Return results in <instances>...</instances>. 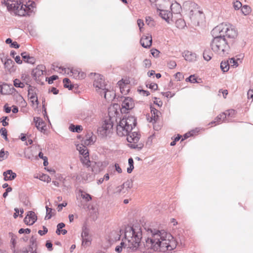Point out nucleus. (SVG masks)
I'll return each instance as SVG.
<instances>
[{
    "label": "nucleus",
    "instance_id": "13d9d810",
    "mask_svg": "<svg viewBox=\"0 0 253 253\" xmlns=\"http://www.w3.org/2000/svg\"><path fill=\"white\" fill-rule=\"evenodd\" d=\"M90 243L89 238H82V245L86 246L89 245Z\"/></svg>",
    "mask_w": 253,
    "mask_h": 253
},
{
    "label": "nucleus",
    "instance_id": "6e6d98bb",
    "mask_svg": "<svg viewBox=\"0 0 253 253\" xmlns=\"http://www.w3.org/2000/svg\"><path fill=\"white\" fill-rule=\"evenodd\" d=\"M151 53L154 57H157L160 54V51L156 49L153 48L151 50Z\"/></svg>",
    "mask_w": 253,
    "mask_h": 253
},
{
    "label": "nucleus",
    "instance_id": "2f4dec72",
    "mask_svg": "<svg viewBox=\"0 0 253 253\" xmlns=\"http://www.w3.org/2000/svg\"><path fill=\"white\" fill-rule=\"evenodd\" d=\"M212 54L209 50H205L203 53V57L206 61H209L211 59Z\"/></svg>",
    "mask_w": 253,
    "mask_h": 253
},
{
    "label": "nucleus",
    "instance_id": "a19ab883",
    "mask_svg": "<svg viewBox=\"0 0 253 253\" xmlns=\"http://www.w3.org/2000/svg\"><path fill=\"white\" fill-rule=\"evenodd\" d=\"M9 155L8 151H4L2 149L0 151V158H2V160L6 159Z\"/></svg>",
    "mask_w": 253,
    "mask_h": 253
},
{
    "label": "nucleus",
    "instance_id": "8fccbe9b",
    "mask_svg": "<svg viewBox=\"0 0 253 253\" xmlns=\"http://www.w3.org/2000/svg\"><path fill=\"white\" fill-rule=\"evenodd\" d=\"M34 247L29 246L28 248H23L22 250L23 253H31L33 251Z\"/></svg>",
    "mask_w": 253,
    "mask_h": 253
},
{
    "label": "nucleus",
    "instance_id": "423d86ee",
    "mask_svg": "<svg viewBox=\"0 0 253 253\" xmlns=\"http://www.w3.org/2000/svg\"><path fill=\"white\" fill-rule=\"evenodd\" d=\"M219 34L223 38L226 37L229 39L233 40L237 36L238 33L234 26L229 24L222 23L215 27L212 31V36L215 34Z\"/></svg>",
    "mask_w": 253,
    "mask_h": 253
},
{
    "label": "nucleus",
    "instance_id": "9b49d317",
    "mask_svg": "<svg viewBox=\"0 0 253 253\" xmlns=\"http://www.w3.org/2000/svg\"><path fill=\"white\" fill-rule=\"evenodd\" d=\"M95 169V166L94 168L92 167H88L87 170L88 171H91V172L88 173L86 174V175L84 176V172L82 171L81 173V176L82 177V178L86 182H90L92 181L94 178V174L97 173L98 170Z\"/></svg>",
    "mask_w": 253,
    "mask_h": 253
},
{
    "label": "nucleus",
    "instance_id": "bf43d9fd",
    "mask_svg": "<svg viewBox=\"0 0 253 253\" xmlns=\"http://www.w3.org/2000/svg\"><path fill=\"white\" fill-rule=\"evenodd\" d=\"M30 232H31V230L29 228H26V229L20 228L18 231V233L20 234H23V233L29 234Z\"/></svg>",
    "mask_w": 253,
    "mask_h": 253
},
{
    "label": "nucleus",
    "instance_id": "ddd939ff",
    "mask_svg": "<svg viewBox=\"0 0 253 253\" xmlns=\"http://www.w3.org/2000/svg\"><path fill=\"white\" fill-rule=\"evenodd\" d=\"M37 220V216L33 211L28 212L26 216L24 219L25 223L28 225H33Z\"/></svg>",
    "mask_w": 253,
    "mask_h": 253
},
{
    "label": "nucleus",
    "instance_id": "c9c22d12",
    "mask_svg": "<svg viewBox=\"0 0 253 253\" xmlns=\"http://www.w3.org/2000/svg\"><path fill=\"white\" fill-rule=\"evenodd\" d=\"M13 84L16 87L24 88L25 86L24 84L21 82L20 80L16 79L13 81Z\"/></svg>",
    "mask_w": 253,
    "mask_h": 253
},
{
    "label": "nucleus",
    "instance_id": "20e7f679",
    "mask_svg": "<svg viewBox=\"0 0 253 253\" xmlns=\"http://www.w3.org/2000/svg\"><path fill=\"white\" fill-rule=\"evenodd\" d=\"M3 0L8 11L20 16L30 15L36 6L35 2L30 0L27 2L25 4L22 3L20 0Z\"/></svg>",
    "mask_w": 253,
    "mask_h": 253
},
{
    "label": "nucleus",
    "instance_id": "aec40b11",
    "mask_svg": "<svg viewBox=\"0 0 253 253\" xmlns=\"http://www.w3.org/2000/svg\"><path fill=\"white\" fill-rule=\"evenodd\" d=\"M34 122L37 129L41 132L45 130V127H46L44 122L39 117H34Z\"/></svg>",
    "mask_w": 253,
    "mask_h": 253
},
{
    "label": "nucleus",
    "instance_id": "de8ad7c7",
    "mask_svg": "<svg viewBox=\"0 0 253 253\" xmlns=\"http://www.w3.org/2000/svg\"><path fill=\"white\" fill-rule=\"evenodd\" d=\"M242 3L238 0H236L233 3V7L235 10H238L242 7Z\"/></svg>",
    "mask_w": 253,
    "mask_h": 253
},
{
    "label": "nucleus",
    "instance_id": "f8f14e48",
    "mask_svg": "<svg viewBox=\"0 0 253 253\" xmlns=\"http://www.w3.org/2000/svg\"><path fill=\"white\" fill-rule=\"evenodd\" d=\"M112 122L110 120L108 121H105L104 123L103 124L102 127L99 128L98 131H100L103 136H107L110 130L113 128Z\"/></svg>",
    "mask_w": 253,
    "mask_h": 253
},
{
    "label": "nucleus",
    "instance_id": "a18cd8bd",
    "mask_svg": "<svg viewBox=\"0 0 253 253\" xmlns=\"http://www.w3.org/2000/svg\"><path fill=\"white\" fill-rule=\"evenodd\" d=\"M235 110L233 109H230L229 110L226 111L225 113H227V117H231V118H234L235 115Z\"/></svg>",
    "mask_w": 253,
    "mask_h": 253
},
{
    "label": "nucleus",
    "instance_id": "72a5a7b5",
    "mask_svg": "<svg viewBox=\"0 0 253 253\" xmlns=\"http://www.w3.org/2000/svg\"><path fill=\"white\" fill-rule=\"evenodd\" d=\"M128 162L129 167L127 168V172L128 173H130L134 169V166H133L134 162H133V159L132 158H129L128 160Z\"/></svg>",
    "mask_w": 253,
    "mask_h": 253
},
{
    "label": "nucleus",
    "instance_id": "dca6fc26",
    "mask_svg": "<svg viewBox=\"0 0 253 253\" xmlns=\"http://www.w3.org/2000/svg\"><path fill=\"white\" fill-rule=\"evenodd\" d=\"M227 113H222L219 114L215 118L214 120L211 122L209 125L214 124L215 125H216L217 124H221V122H231L230 120H225L227 117Z\"/></svg>",
    "mask_w": 253,
    "mask_h": 253
},
{
    "label": "nucleus",
    "instance_id": "774afa93",
    "mask_svg": "<svg viewBox=\"0 0 253 253\" xmlns=\"http://www.w3.org/2000/svg\"><path fill=\"white\" fill-rule=\"evenodd\" d=\"M248 98H252L253 100V89H250L247 93Z\"/></svg>",
    "mask_w": 253,
    "mask_h": 253
},
{
    "label": "nucleus",
    "instance_id": "cd10ccee",
    "mask_svg": "<svg viewBox=\"0 0 253 253\" xmlns=\"http://www.w3.org/2000/svg\"><path fill=\"white\" fill-rule=\"evenodd\" d=\"M69 129L72 132L79 133L83 130V128L80 125H74L73 124H71L69 126Z\"/></svg>",
    "mask_w": 253,
    "mask_h": 253
},
{
    "label": "nucleus",
    "instance_id": "f704fd0d",
    "mask_svg": "<svg viewBox=\"0 0 253 253\" xmlns=\"http://www.w3.org/2000/svg\"><path fill=\"white\" fill-rule=\"evenodd\" d=\"M84 158H81V161L83 163V164H84L85 165L87 166L88 167H90L89 164L90 163V161L89 160V155L88 154L86 155L85 156H83Z\"/></svg>",
    "mask_w": 253,
    "mask_h": 253
},
{
    "label": "nucleus",
    "instance_id": "1a4fd4ad",
    "mask_svg": "<svg viewBox=\"0 0 253 253\" xmlns=\"http://www.w3.org/2000/svg\"><path fill=\"white\" fill-rule=\"evenodd\" d=\"M134 107L133 99L129 97H125L122 103L121 112L126 113V111L132 109Z\"/></svg>",
    "mask_w": 253,
    "mask_h": 253
},
{
    "label": "nucleus",
    "instance_id": "c85d7f7f",
    "mask_svg": "<svg viewBox=\"0 0 253 253\" xmlns=\"http://www.w3.org/2000/svg\"><path fill=\"white\" fill-rule=\"evenodd\" d=\"M220 68L223 72H227L229 69V63L228 61H222L220 63Z\"/></svg>",
    "mask_w": 253,
    "mask_h": 253
},
{
    "label": "nucleus",
    "instance_id": "bb28decb",
    "mask_svg": "<svg viewBox=\"0 0 253 253\" xmlns=\"http://www.w3.org/2000/svg\"><path fill=\"white\" fill-rule=\"evenodd\" d=\"M77 149L79 151L80 154L83 156L88 154L87 149L86 147L84 145H78Z\"/></svg>",
    "mask_w": 253,
    "mask_h": 253
},
{
    "label": "nucleus",
    "instance_id": "a211bd4d",
    "mask_svg": "<svg viewBox=\"0 0 253 253\" xmlns=\"http://www.w3.org/2000/svg\"><path fill=\"white\" fill-rule=\"evenodd\" d=\"M101 95L103 96L106 100L110 101L114 98L115 92L111 89V87L108 86L106 89L102 92Z\"/></svg>",
    "mask_w": 253,
    "mask_h": 253
},
{
    "label": "nucleus",
    "instance_id": "0eeeda50",
    "mask_svg": "<svg viewBox=\"0 0 253 253\" xmlns=\"http://www.w3.org/2000/svg\"><path fill=\"white\" fill-rule=\"evenodd\" d=\"M150 2H155L156 7H168L170 6L172 12L177 13L179 12L181 7L180 5L175 2L171 3L172 0H149Z\"/></svg>",
    "mask_w": 253,
    "mask_h": 253
},
{
    "label": "nucleus",
    "instance_id": "5701e85b",
    "mask_svg": "<svg viewBox=\"0 0 253 253\" xmlns=\"http://www.w3.org/2000/svg\"><path fill=\"white\" fill-rule=\"evenodd\" d=\"M150 109L151 113L152 114V117L151 118L150 122H152L153 121L154 123H155L159 119L161 113L159 111H158L157 109H156L155 108L152 106L150 107Z\"/></svg>",
    "mask_w": 253,
    "mask_h": 253
},
{
    "label": "nucleus",
    "instance_id": "79ce46f5",
    "mask_svg": "<svg viewBox=\"0 0 253 253\" xmlns=\"http://www.w3.org/2000/svg\"><path fill=\"white\" fill-rule=\"evenodd\" d=\"M7 130L4 127H2L0 128V133L1 134V135L3 136V137L4 138V139L5 140H8V138H7Z\"/></svg>",
    "mask_w": 253,
    "mask_h": 253
},
{
    "label": "nucleus",
    "instance_id": "7ed1b4c3",
    "mask_svg": "<svg viewBox=\"0 0 253 253\" xmlns=\"http://www.w3.org/2000/svg\"><path fill=\"white\" fill-rule=\"evenodd\" d=\"M124 233L125 241L123 240L120 245L116 247L115 251L121 253L126 247L132 251L136 250L142 238L141 228L138 226H127L126 227Z\"/></svg>",
    "mask_w": 253,
    "mask_h": 253
},
{
    "label": "nucleus",
    "instance_id": "58836bf2",
    "mask_svg": "<svg viewBox=\"0 0 253 253\" xmlns=\"http://www.w3.org/2000/svg\"><path fill=\"white\" fill-rule=\"evenodd\" d=\"M65 226V224L63 222L58 223L57 225V230L56 231V233L57 235H60L61 233V229H62Z\"/></svg>",
    "mask_w": 253,
    "mask_h": 253
},
{
    "label": "nucleus",
    "instance_id": "2eb2a0df",
    "mask_svg": "<svg viewBox=\"0 0 253 253\" xmlns=\"http://www.w3.org/2000/svg\"><path fill=\"white\" fill-rule=\"evenodd\" d=\"M70 76H73L74 78L77 80H82L85 77V74L82 72L80 69H74L71 68Z\"/></svg>",
    "mask_w": 253,
    "mask_h": 253
},
{
    "label": "nucleus",
    "instance_id": "5fc2aeb1",
    "mask_svg": "<svg viewBox=\"0 0 253 253\" xmlns=\"http://www.w3.org/2000/svg\"><path fill=\"white\" fill-rule=\"evenodd\" d=\"M42 228H43V230H40L38 231V233L41 236H43V235H45L48 232V229L45 226H43Z\"/></svg>",
    "mask_w": 253,
    "mask_h": 253
},
{
    "label": "nucleus",
    "instance_id": "ea45409f",
    "mask_svg": "<svg viewBox=\"0 0 253 253\" xmlns=\"http://www.w3.org/2000/svg\"><path fill=\"white\" fill-rule=\"evenodd\" d=\"M46 215L45 217V219H49L52 217V209L51 208H48L46 206Z\"/></svg>",
    "mask_w": 253,
    "mask_h": 253
},
{
    "label": "nucleus",
    "instance_id": "39448f33",
    "mask_svg": "<svg viewBox=\"0 0 253 253\" xmlns=\"http://www.w3.org/2000/svg\"><path fill=\"white\" fill-rule=\"evenodd\" d=\"M213 37L214 38L211 43L212 50L220 56L228 54L230 49L228 41L217 34Z\"/></svg>",
    "mask_w": 253,
    "mask_h": 253
},
{
    "label": "nucleus",
    "instance_id": "09e8293b",
    "mask_svg": "<svg viewBox=\"0 0 253 253\" xmlns=\"http://www.w3.org/2000/svg\"><path fill=\"white\" fill-rule=\"evenodd\" d=\"M168 66L169 69H172L176 67V63L175 61L170 60L168 63Z\"/></svg>",
    "mask_w": 253,
    "mask_h": 253
},
{
    "label": "nucleus",
    "instance_id": "4d7b16f0",
    "mask_svg": "<svg viewBox=\"0 0 253 253\" xmlns=\"http://www.w3.org/2000/svg\"><path fill=\"white\" fill-rule=\"evenodd\" d=\"M36 242H37V239L35 237H34L33 236H32L30 240V246H31V247H33L34 248V246H36Z\"/></svg>",
    "mask_w": 253,
    "mask_h": 253
},
{
    "label": "nucleus",
    "instance_id": "6e6552de",
    "mask_svg": "<svg viewBox=\"0 0 253 253\" xmlns=\"http://www.w3.org/2000/svg\"><path fill=\"white\" fill-rule=\"evenodd\" d=\"M93 86L95 88L96 91L100 95H102V92L108 86L103 78V76L99 74H95Z\"/></svg>",
    "mask_w": 253,
    "mask_h": 253
},
{
    "label": "nucleus",
    "instance_id": "0e129e2a",
    "mask_svg": "<svg viewBox=\"0 0 253 253\" xmlns=\"http://www.w3.org/2000/svg\"><path fill=\"white\" fill-rule=\"evenodd\" d=\"M94 141L93 138L92 137H89L88 138H86V139L84 141V144L85 145H90Z\"/></svg>",
    "mask_w": 253,
    "mask_h": 253
},
{
    "label": "nucleus",
    "instance_id": "412c9836",
    "mask_svg": "<svg viewBox=\"0 0 253 253\" xmlns=\"http://www.w3.org/2000/svg\"><path fill=\"white\" fill-rule=\"evenodd\" d=\"M3 175L4 176V181L12 180L14 179L17 175L16 173L13 172L12 170L8 169L3 172Z\"/></svg>",
    "mask_w": 253,
    "mask_h": 253
},
{
    "label": "nucleus",
    "instance_id": "f3484780",
    "mask_svg": "<svg viewBox=\"0 0 253 253\" xmlns=\"http://www.w3.org/2000/svg\"><path fill=\"white\" fill-rule=\"evenodd\" d=\"M122 230H113L111 231L108 236L109 241L110 244H113L114 242L119 240L121 237L120 233H121Z\"/></svg>",
    "mask_w": 253,
    "mask_h": 253
},
{
    "label": "nucleus",
    "instance_id": "c756f323",
    "mask_svg": "<svg viewBox=\"0 0 253 253\" xmlns=\"http://www.w3.org/2000/svg\"><path fill=\"white\" fill-rule=\"evenodd\" d=\"M63 83L64 86L65 88H68L69 90H72L73 88V85L70 84L71 81L68 78H65L63 79Z\"/></svg>",
    "mask_w": 253,
    "mask_h": 253
},
{
    "label": "nucleus",
    "instance_id": "c03bdc74",
    "mask_svg": "<svg viewBox=\"0 0 253 253\" xmlns=\"http://www.w3.org/2000/svg\"><path fill=\"white\" fill-rule=\"evenodd\" d=\"M186 82H189L191 83H197V81L196 78H195V76L193 75H190L188 78L186 79Z\"/></svg>",
    "mask_w": 253,
    "mask_h": 253
},
{
    "label": "nucleus",
    "instance_id": "f03ea898",
    "mask_svg": "<svg viewBox=\"0 0 253 253\" xmlns=\"http://www.w3.org/2000/svg\"><path fill=\"white\" fill-rule=\"evenodd\" d=\"M136 125V119L134 116H130L126 118H123L118 123L116 131L120 136H127L126 140L129 143V147L140 150L144 146L143 143L141 141H139L140 134L135 131L131 132Z\"/></svg>",
    "mask_w": 253,
    "mask_h": 253
},
{
    "label": "nucleus",
    "instance_id": "4468645a",
    "mask_svg": "<svg viewBox=\"0 0 253 253\" xmlns=\"http://www.w3.org/2000/svg\"><path fill=\"white\" fill-rule=\"evenodd\" d=\"M4 67L6 72L9 73L14 72L16 70L14 62L11 59H6L4 62Z\"/></svg>",
    "mask_w": 253,
    "mask_h": 253
},
{
    "label": "nucleus",
    "instance_id": "338daca9",
    "mask_svg": "<svg viewBox=\"0 0 253 253\" xmlns=\"http://www.w3.org/2000/svg\"><path fill=\"white\" fill-rule=\"evenodd\" d=\"M149 88L156 90L158 88V85L156 84L155 83H151L148 85H147Z\"/></svg>",
    "mask_w": 253,
    "mask_h": 253
},
{
    "label": "nucleus",
    "instance_id": "4c0bfd02",
    "mask_svg": "<svg viewBox=\"0 0 253 253\" xmlns=\"http://www.w3.org/2000/svg\"><path fill=\"white\" fill-rule=\"evenodd\" d=\"M241 11L244 15H246L250 12L251 8L250 6L245 5L243 6H242Z\"/></svg>",
    "mask_w": 253,
    "mask_h": 253
},
{
    "label": "nucleus",
    "instance_id": "603ef678",
    "mask_svg": "<svg viewBox=\"0 0 253 253\" xmlns=\"http://www.w3.org/2000/svg\"><path fill=\"white\" fill-rule=\"evenodd\" d=\"M41 179L44 181H46L47 183L51 181L50 177L47 174H42L41 176Z\"/></svg>",
    "mask_w": 253,
    "mask_h": 253
},
{
    "label": "nucleus",
    "instance_id": "b1692460",
    "mask_svg": "<svg viewBox=\"0 0 253 253\" xmlns=\"http://www.w3.org/2000/svg\"><path fill=\"white\" fill-rule=\"evenodd\" d=\"M184 59L188 61L191 62L195 60L196 55L189 51H185L183 53Z\"/></svg>",
    "mask_w": 253,
    "mask_h": 253
},
{
    "label": "nucleus",
    "instance_id": "3c124183",
    "mask_svg": "<svg viewBox=\"0 0 253 253\" xmlns=\"http://www.w3.org/2000/svg\"><path fill=\"white\" fill-rule=\"evenodd\" d=\"M175 78L177 81H180L184 78V76L180 72H177L175 74Z\"/></svg>",
    "mask_w": 253,
    "mask_h": 253
},
{
    "label": "nucleus",
    "instance_id": "052dcab7",
    "mask_svg": "<svg viewBox=\"0 0 253 253\" xmlns=\"http://www.w3.org/2000/svg\"><path fill=\"white\" fill-rule=\"evenodd\" d=\"M58 79V76L56 75H53L50 77L48 80V83L49 84H52L54 81Z\"/></svg>",
    "mask_w": 253,
    "mask_h": 253
},
{
    "label": "nucleus",
    "instance_id": "864d4df0",
    "mask_svg": "<svg viewBox=\"0 0 253 253\" xmlns=\"http://www.w3.org/2000/svg\"><path fill=\"white\" fill-rule=\"evenodd\" d=\"M229 62L231 66L234 67H237L238 66V62L234 58H230Z\"/></svg>",
    "mask_w": 253,
    "mask_h": 253
},
{
    "label": "nucleus",
    "instance_id": "4be33fe9",
    "mask_svg": "<svg viewBox=\"0 0 253 253\" xmlns=\"http://www.w3.org/2000/svg\"><path fill=\"white\" fill-rule=\"evenodd\" d=\"M28 91V96L32 103L34 104V101H35L37 103V105H38L39 101L38 99V97L37 96L36 93L33 91L32 87L31 85H29Z\"/></svg>",
    "mask_w": 253,
    "mask_h": 253
},
{
    "label": "nucleus",
    "instance_id": "680f3d73",
    "mask_svg": "<svg viewBox=\"0 0 253 253\" xmlns=\"http://www.w3.org/2000/svg\"><path fill=\"white\" fill-rule=\"evenodd\" d=\"M143 64L146 68H149L151 65V61L149 59H145L143 61Z\"/></svg>",
    "mask_w": 253,
    "mask_h": 253
},
{
    "label": "nucleus",
    "instance_id": "e2e57ef3",
    "mask_svg": "<svg viewBox=\"0 0 253 253\" xmlns=\"http://www.w3.org/2000/svg\"><path fill=\"white\" fill-rule=\"evenodd\" d=\"M194 130H192V131H189V132H187V133H185V134H184V135H183L184 138H182V141L184 139H187L189 137L193 135L194 134Z\"/></svg>",
    "mask_w": 253,
    "mask_h": 253
},
{
    "label": "nucleus",
    "instance_id": "7c9ffc66",
    "mask_svg": "<svg viewBox=\"0 0 253 253\" xmlns=\"http://www.w3.org/2000/svg\"><path fill=\"white\" fill-rule=\"evenodd\" d=\"M56 68H58L59 70H56L57 72L60 73H63L64 74H67L70 76V70L71 68H64L63 67H58L57 66H56Z\"/></svg>",
    "mask_w": 253,
    "mask_h": 253
},
{
    "label": "nucleus",
    "instance_id": "9d476101",
    "mask_svg": "<svg viewBox=\"0 0 253 253\" xmlns=\"http://www.w3.org/2000/svg\"><path fill=\"white\" fill-rule=\"evenodd\" d=\"M166 7H157V11L159 12V15L164 20L168 23H170V21L172 20V14L170 11L164 9Z\"/></svg>",
    "mask_w": 253,
    "mask_h": 253
},
{
    "label": "nucleus",
    "instance_id": "6ab92c4d",
    "mask_svg": "<svg viewBox=\"0 0 253 253\" xmlns=\"http://www.w3.org/2000/svg\"><path fill=\"white\" fill-rule=\"evenodd\" d=\"M152 37L149 36H143L140 39V43L144 48H148L152 44Z\"/></svg>",
    "mask_w": 253,
    "mask_h": 253
},
{
    "label": "nucleus",
    "instance_id": "37998d69",
    "mask_svg": "<svg viewBox=\"0 0 253 253\" xmlns=\"http://www.w3.org/2000/svg\"><path fill=\"white\" fill-rule=\"evenodd\" d=\"M81 236L82 238H89L88 231L86 227H84L83 228Z\"/></svg>",
    "mask_w": 253,
    "mask_h": 253
},
{
    "label": "nucleus",
    "instance_id": "393cba45",
    "mask_svg": "<svg viewBox=\"0 0 253 253\" xmlns=\"http://www.w3.org/2000/svg\"><path fill=\"white\" fill-rule=\"evenodd\" d=\"M21 55L26 62L31 64L35 63L36 61L35 58L32 56H30L29 54H27L26 52L22 53Z\"/></svg>",
    "mask_w": 253,
    "mask_h": 253
},
{
    "label": "nucleus",
    "instance_id": "e433bc0d",
    "mask_svg": "<svg viewBox=\"0 0 253 253\" xmlns=\"http://www.w3.org/2000/svg\"><path fill=\"white\" fill-rule=\"evenodd\" d=\"M175 24L176 25L177 27L179 29H182L185 26V22H184V20L182 19L177 20L176 21Z\"/></svg>",
    "mask_w": 253,
    "mask_h": 253
},
{
    "label": "nucleus",
    "instance_id": "a878e982",
    "mask_svg": "<svg viewBox=\"0 0 253 253\" xmlns=\"http://www.w3.org/2000/svg\"><path fill=\"white\" fill-rule=\"evenodd\" d=\"M183 6L187 10L190 11V12H192L193 11V8H197L198 5L194 2L191 1H187L184 3Z\"/></svg>",
    "mask_w": 253,
    "mask_h": 253
},
{
    "label": "nucleus",
    "instance_id": "f257e3e1",
    "mask_svg": "<svg viewBox=\"0 0 253 253\" xmlns=\"http://www.w3.org/2000/svg\"><path fill=\"white\" fill-rule=\"evenodd\" d=\"M147 232V237L144 243L143 253H149L150 250L154 251L167 252L173 250L176 247V243L173 236L164 230L154 228H145Z\"/></svg>",
    "mask_w": 253,
    "mask_h": 253
},
{
    "label": "nucleus",
    "instance_id": "49530a36",
    "mask_svg": "<svg viewBox=\"0 0 253 253\" xmlns=\"http://www.w3.org/2000/svg\"><path fill=\"white\" fill-rule=\"evenodd\" d=\"M123 187L124 188L126 187V190L130 189L132 187V182L130 181L127 180V181L124 182L123 184Z\"/></svg>",
    "mask_w": 253,
    "mask_h": 253
},
{
    "label": "nucleus",
    "instance_id": "69168bd1",
    "mask_svg": "<svg viewBox=\"0 0 253 253\" xmlns=\"http://www.w3.org/2000/svg\"><path fill=\"white\" fill-rule=\"evenodd\" d=\"M45 246L49 251H51L53 250L52 244L50 241H47L46 242Z\"/></svg>",
    "mask_w": 253,
    "mask_h": 253
},
{
    "label": "nucleus",
    "instance_id": "473e14b6",
    "mask_svg": "<svg viewBox=\"0 0 253 253\" xmlns=\"http://www.w3.org/2000/svg\"><path fill=\"white\" fill-rule=\"evenodd\" d=\"M81 194V197L83 199H84L86 202H89L92 199V197L89 194L82 191H80Z\"/></svg>",
    "mask_w": 253,
    "mask_h": 253
}]
</instances>
